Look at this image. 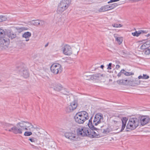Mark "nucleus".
I'll list each match as a JSON object with an SVG mask.
<instances>
[{
    "label": "nucleus",
    "mask_w": 150,
    "mask_h": 150,
    "mask_svg": "<svg viewBox=\"0 0 150 150\" xmlns=\"http://www.w3.org/2000/svg\"><path fill=\"white\" fill-rule=\"evenodd\" d=\"M71 1V0H62L59 4L57 10V13L55 15L54 18L56 23L62 21L63 18L61 14L68 8Z\"/></svg>",
    "instance_id": "f257e3e1"
},
{
    "label": "nucleus",
    "mask_w": 150,
    "mask_h": 150,
    "mask_svg": "<svg viewBox=\"0 0 150 150\" xmlns=\"http://www.w3.org/2000/svg\"><path fill=\"white\" fill-rule=\"evenodd\" d=\"M26 124H29L28 122L21 121L17 124L16 126L12 127L13 125L12 124L6 123L5 126L8 127H11L8 130L15 134H21L24 130H28L29 126Z\"/></svg>",
    "instance_id": "f03ea898"
},
{
    "label": "nucleus",
    "mask_w": 150,
    "mask_h": 150,
    "mask_svg": "<svg viewBox=\"0 0 150 150\" xmlns=\"http://www.w3.org/2000/svg\"><path fill=\"white\" fill-rule=\"evenodd\" d=\"M139 119L132 117L129 119L126 125V132H129L135 129L139 124Z\"/></svg>",
    "instance_id": "7ed1b4c3"
},
{
    "label": "nucleus",
    "mask_w": 150,
    "mask_h": 150,
    "mask_svg": "<svg viewBox=\"0 0 150 150\" xmlns=\"http://www.w3.org/2000/svg\"><path fill=\"white\" fill-rule=\"evenodd\" d=\"M88 115L85 111H83L77 113L74 116L75 122L79 124H83L88 119Z\"/></svg>",
    "instance_id": "20e7f679"
},
{
    "label": "nucleus",
    "mask_w": 150,
    "mask_h": 150,
    "mask_svg": "<svg viewBox=\"0 0 150 150\" xmlns=\"http://www.w3.org/2000/svg\"><path fill=\"white\" fill-rule=\"evenodd\" d=\"M93 117H91L90 119L88 121V125L90 128V131H89V134H88L89 135V137L93 138L98 137L99 134H97L94 131V130H96L97 128L94 127L93 125L92 122Z\"/></svg>",
    "instance_id": "39448f33"
},
{
    "label": "nucleus",
    "mask_w": 150,
    "mask_h": 150,
    "mask_svg": "<svg viewBox=\"0 0 150 150\" xmlns=\"http://www.w3.org/2000/svg\"><path fill=\"white\" fill-rule=\"evenodd\" d=\"M6 31L0 29V40L1 44H2L4 46L7 47L10 43L9 39L6 38Z\"/></svg>",
    "instance_id": "423d86ee"
},
{
    "label": "nucleus",
    "mask_w": 150,
    "mask_h": 150,
    "mask_svg": "<svg viewBox=\"0 0 150 150\" xmlns=\"http://www.w3.org/2000/svg\"><path fill=\"white\" fill-rule=\"evenodd\" d=\"M51 72L54 74H57L61 73L62 71V68L61 65L58 63L52 64L50 67Z\"/></svg>",
    "instance_id": "0eeeda50"
},
{
    "label": "nucleus",
    "mask_w": 150,
    "mask_h": 150,
    "mask_svg": "<svg viewBox=\"0 0 150 150\" xmlns=\"http://www.w3.org/2000/svg\"><path fill=\"white\" fill-rule=\"evenodd\" d=\"M89 131H90V129L87 127L79 128L77 130V134L79 136L89 137V135L88 134H89Z\"/></svg>",
    "instance_id": "6e6552de"
},
{
    "label": "nucleus",
    "mask_w": 150,
    "mask_h": 150,
    "mask_svg": "<svg viewBox=\"0 0 150 150\" xmlns=\"http://www.w3.org/2000/svg\"><path fill=\"white\" fill-rule=\"evenodd\" d=\"M103 122V115L101 113L96 114L94 117L93 121V125H97L98 124Z\"/></svg>",
    "instance_id": "1a4fd4ad"
},
{
    "label": "nucleus",
    "mask_w": 150,
    "mask_h": 150,
    "mask_svg": "<svg viewBox=\"0 0 150 150\" xmlns=\"http://www.w3.org/2000/svg\"><path fill=\"white\" fill-rule=\"evenodd\" d=\"M64 136L66 138L71 140H76L78 138L75 132H66Z\"/></svg>",
    "instance_id": "9d476101"
},
{
    "label": "nucleus",
    "mask_w": 150,
    "mask_h": 150,
    "mask_svg": "<svg viewBox=\"0 0 150 150\" xmlns=\"http://www.w3.org/2000/svg\"><path fill=\"white\" fill-rule=\"evenodd\" d=\"M63 53L66 55H70L72 53L71 48L68 45H65L62 48Z\"/></svg>",
    "instance_id": "9b49d317"
},
{
    "label": "nucleus",
    "mask_w": 150,
    "mask_h": 150,
    "mask_svg": "<svg viewBox=\"0 0 150 150\" xmlns=\"http://www.w3.org/2000/svg\"><path fill=\"white\" fill-rule=\"evenodd\" d=\"M138 118L139 119L141 124L142 126H144L148 123L150 120L149 117L147 115H143Z\"/></svg>",
    "instance_id": "f8f14e48"
},
{
    "label": "nucleus",
    "mask_w": 150,
    "mask_h": 150,
    "mask_svg": "<svg viewBox=\"0 0 150 150\" xmlns=\"http://www.w3.org/2000/svg\"><path fill=\"white\" fill-rule=\"evenodd\" d=\"M78 104L75 102H73L69 105L66 108V111L67 112H71L75 110L77 107Z\"/></svg>",
    "instance_id": "ddd939ff"
},
{
    "label": "nucleus",
    "mask_w": 150,
    "mask_h": 150,
    "mask_svg": "<svg viewBox=\"0 0 150 150\" xmlns=\"http://www.w3.org/2000/svg\"><path fill=\"white\" fill-rule=\"evenodd\" d=\"M6 36L11 40L15 38L16 37V35L15 33L10 30H6Z\"/></svg>",
    "instance_id": "4468645a"
},
{
    "label": "nucleus",
    "mask_w": 150,
    "mask_h": 150,
    "mask_svg": "<svg viewBox=\"0 0 150 150\" xmlns=\"http://www.w3.org/2000/svg\"><path fill=\"white\" fill-rule=\"evenodd\" d=\"M20 73L25 78H26L29 76V73L28 70L25 68H23L20 70Z\"/></svg>",
    "instance_id": "2eb2a0df"
},
{
    "label": "nucleus",
    "mask_w": 150,
    "mask_h": 150,
    "mask_svg": "<svg viewBox=\"0 0 150 150\" xmlns=\"http://www.w3.org/2000/svg\"><path fill=\"white\" fill-rule=\"evenodd\" d=\"M128 119L126 117H123L121 121L122 122V125L121 129L120 131V132H122L124 129L126 125L127 122V121Z\"/></svg>",
    "instance_id": "dca6fc26"
},
{
    "label": "nucleus",
    "mask_w": 150,
    "mask_h": 150,
    "mask_svg": "<svg viewBox=\"0 0 150 150\" xmlns=\"http://www.w3.org/2000/svg\"><path fill=\"white\" fill-rule=\"evenodd\" d=\"M103 76V74L98 73L92 75L90 78L91 80L96 79L98 78H100Z\"/></svg>",
    "instance_id": "f3484780"
},
{
    "label": "nucleus",
    "mask_w": 150,
    "mask_h": 150,
    "mask_svg": "<svg viewBox=\"0 0 150 150\" xmlns=\"http://www.w3.org/2000/svg\"><path fill=\"white\" fill-rule=\"evenodd\" d=\"M29 124H26L27 125H28V126H29L28 127V129L30 131H33L35 129H36L37 130H38V129H39V128H38L37 127H34L31 124V123H30L29 122H28Z\"/></svg>",
    "instance_id": "a211bd4d"
},
{
    "label": "nucleus",
    "mask_w": 150,
    "mask_h": 150,
    "mask_svg": "<svg viewBox=\"0 0 150 150\" xmlns=\"http://www.w3.org/2000/svg\"><path fill=\"white\" fill-rule=\"evenodd\" d=\"M62 88V86L60 84H55V86L54 88V89L56 91H59Z\"/></svg>",
    "instance_id": "6ab92c4d"
},
{
    "label": "nucleus",
    "mask_w": 150,
    "mask_h": 150,
    "mask_svg": "<svg viewBox=\"0 0 150 150\" xmlns=\"http://www.w3.org/2000/svg\"><path fill=\"white\" fill-rule=\"evenodd\" d=\"M109 10V9L108 7V6L107 5L101 7L99 11L100 12L105 11Z\"/></svg>",
    "instance_id": "aec40b11"
},
{
    "label": "nucleus",
    "mask_w": 150,
    "mask_h": 150,
    "mask_svg": "<svg viewBox=\"0 0 150 150\" xmlns=\"http://www.w3.org/2000/svg\"><path fill=\"white\" fill-rule=\"evenodd\" d=\"M31 33L29 32H27L25 33L22 35L23 37L25 38H29L31 36Z\"/></svg>",
    "instance_id": "412c9836"
},
{
    "label": "nucleus",
    "mask_w": 150,
    "mask_h": 150,
    "mask_svg": "<svg viewBox=\"0 0 150 150\" xmlns=\"http://www.w3.org/2000/svg\"><path fill=\"white\" fill-rule=\"evenodd\" d=\"M117 35L116 34L114 35V36L115 38V40L117 41V42L118 44L120 45V44L122 42V40L120 38L117 37H116Z\"/></svg>",
    "instance_id": "4be33fe9"
},
{
    "label": "nucleus",
    "mask_w": 150,
    "mask_h": 150,
    "mask_svg": "<svg viewBox=\"0 0 150 150\" xmlns=\"http://www.w3.org/2000/svg\"><path fill=\"white\" fill-rule=\"evenodd\" d=\"M108 7L109 8V10L113 9L115 8L117 6V3H114L108 5Z\"/></svg>",
    "instance_id": "5701e85b"
},
{
    "label": "nucleus",
    "mask_w": 150,
    "mask_h": 150,
    "mask_svg": "<svg viewBox=\"0 0 150 150\" xmlns=\"http://www.w3.org/2000/svg\"><path fill=\"white\" fill-rule=\"evenodd\" d=\"M39 20H37L32 21H31L30 23L32 24L37 26L39 25Z\"/></svg>",
    "instance_id": "b1692460"
},
{
    "label": "nucleus",
    "mask_w": 150,
    "mask_h": 150,
    "mask_svg": "<svg viewBox=\"0 0 150 150\" xmlns=\"http://www.w3.org/2000/svg\"><path fill=\"white\" fill-rule=\"evenodd\" d=\"M140 34H141V32H140L139 30L136 31L134 33H132V35L134 36L138 37Z\"/></svg>",
    "instance_id": "393cba45"
},
{
    "label": "nucleus",
    "mask_w": 150,
    "mask_h": 150,
    "mask_svg": "<svg viewBox=\"0 0 150 150\" xmlns=\"http://www.w3.org/2000/svg\"><path fill=\"white\" fill-rule=\"evenodd\" d=\"M149 48L148 46L145 43L142 44L140 48L142 50H146Z\"/></svg>",
    "instance_id": "a878e982"
},
{
    "label": "nucleus",
    "mask_w": 150,
    "mask_h": 150,
    "mask_svg": "<svg viewBox=\"0 0 150 150\" xmlns=\"http://www.w3.org/2000/svg\"><path fill=\"white\" fill-rule=\"evenodd\" d=\"M124 74L126 76H129L131 75H134V73L132 72H127L124 70V72H123Z\"/></svg>",
    "instance_id": "bb28decb"
},
{
    "label": "nucleus",
    "mask_w": 150,
    "mask_h": 150,
    "mask_svg": "<svg viewBox=\"0 0 150 150\" xmlns=\"http://www.w3.org/2000/svg\"><path fill=\"white\" fill-rule=\"evenodd\" d=\"M7 18L5 16H0V22L5 21Z\"/></svg>",
    "instance_id": "cd10ccee"
},
{
    "label": "nucleus",
    "mask_w": 150,
    "mask_h": 150,
    "mask_svg": "<svg viewBox=\"0 0 150 150\" xmlns=\"http://www.w3.org/2000/svg\"><path fill=\"white\" fill-rule=\"evenodd\" d=\"M17 29L18 32L19 33H20L23 30H27V29H26V28L25 27H21L19 28H17Z\"/></svg>",
    "instance_id": "c85d7f7f"
},
{
    "label": "nucleus",
    "mask_w": 150,
    "mask_h": 150,
    "mask_svg": "<svg viewBox=\"0 0 150 150\" xmlns=\"http://www.w3.org/2000/svg\"><path fill=\"white\" fill-rule=\"evenodd\" d=\"M39 25H40L41 26L44 25L46 24L45 22L43 21L39 20Z\"/></svg>",
    "instance_id": "c756f323"
},
{
    "label": "nucleus",
    "mask_w": 150,
    "mask_h": 150,
    "mask_svg": "<svg viewBox=\"0 0 150 150\" xmlns=\"http://www.w3.org/2000/svg\"><path fill=\"white\" fill-rule=\"evenodd\" d=\"M140 81L138 79H134V84L136 85H139L140 84Z\"/></svg>",
    "instance_id": "7c9ffc66"
},
{
    "label": "nucleus",
    "mask_w": 150,
    "mask_h": 150,
    "mask_svg": "<svg viewBox=\"0 0 150 150\" xmlns=\"http://www.w3.org/2000/svg\"><path fill=\"white\" fill-rule=\"evenodd\" d=\"M145 54L147 55H148L150 54V49L148 48L145 50L144 51Z\"/></svg>",
    "instance_id": "2f4dec72"
},
{
    "label": "nucleus",
    "mask_w": 150,
    "mask_h": 150,
    "mask_svg": "<svg viewBox=\"0 0 150 150\" xmlns=\"http://www.w3.org/2000/svg\"><path fill=\"white\" fill-rule=\"evenodd\" d=\"M32 134V133L30 132H25L24 135L25 136H28Z\"/></svg>",
    "instance_id": "473e14b6"
},
{
    "label": "nucleus",
    "mask_w": 150,
    "mask_h": 150,
    "mask_svg": "<svg viewBox=\"0 0 150 150\" xmlns=\"http://www.w3.org/2000/svg\"><path fill=\"white\" fill-rule=\"evenodd\" d=\"M62 92L63 94L66 95H68L69 94V92L67 89H65L63 90Z\"/></svg>",
    "instance_id": "72a5a7b5"
},
{
    "label": "nucleus",
    "mask_w": 150,
    "mask_h": 150,
    "mask_svg": "<svg viewBox=\"0 0 150 150\" xmlns=\"http://www.w3.org/2000/svg\"><path fill=\"white\" fill-rule=\"evenodd\" d=\"M124 69H122L120 71V72H119L118 74H117V76L119 77H120L121 75L122 74H124Z\"/></svg>",
    "instance_id": "f704fd0d"
},
{
    "label": "nucleus",
    "mask_w": 150,
    "mask_h": 150,
    "mask_svg": "<svg viewBox=\"0 0 150 150\" xmlns=\"http://www.w3.org/2000/svg\"><path fill=\"white\" fill-rule=\"evenodd\" d=\"M143 79H147L149 78V76L147 75L146 74H143Z\"/></svg>",
    "instance_id": "c9c22d12"
},
{
    "label": "nucleus",
    "mask_w": 150,
    "mask_h": 150,
    "mask_svg": "<svg viewBox=\"0 0 150 150\" xmlns=\"http://www.w3.org/2000/svg\"><path fill=\"white\" fill-rule=\"evenodd\" d=\"M112 63H110L108 65V68L107 69H111V66H112Z\"/></svg>",
    "instance_id": "e433bc0d"
},
{
    "label": "nucleus",
    "mask_w": 150,
    "mask_h": 150,
    "mask_svg": "<svg viewBox=\"0 0 150 150\" xmlns=\"http://www.w3.org/2000/svg\"><path fill=\"white\" fill-rule=\"evenodd\" d=\"M123 80V82L122 84H125L127 83V82H128V80H125L122 79Z\"/></svg>",
    "instance_id": "4c0bfd02"
},
{
    "label": "nucleus",
    "mask_w": 150,
    "mask_h": 150,
    "mask_svg": "<svg viewBox=\"0 0 150 150\" xmlns=\"http://www.w3.org/2000/svg\"><path fill=\"white\" fill-rule=\"evenodd\" d=\"M145 43L148 46V47H150V40L147 41Z\"/></svg>",
    "instance_id": "58836bf2"
},
{
    "label": "nucleus",
    "mask_w": 150,
    "mask_h": 150,
    "mask_svg": "<svg viewBox=\"0 0 150 150\" xmlns=\"http://www.w3.org/2000/svg\"><path fill=\"white\" fill-rule=\"evenodd\" d=\"M140 32H141V34H144V33H147V31L146 30H140Z\"/></svg>",
    "instance_id": "ea45409f"
},
{
    "label": "nucleus",
    "mask_w": 150,
    "mask_h": 150,
    "mask_svg": "<svg viewBox=\"0 0 150 150\" xmlns=\"http://www.w3.org/2000/svg\"><path fill=\"white\" fill-rule=\"evenodd\" d=\"M120 0H110L108 2V3L109 4L110 3L115 2L119 1Z\"/></svg>",
    "instance_id": "a19ab883"
},
{
    "label": "nucleus",
    "mask_w": 150,
    "mask_h": 150,
    "mask_svg": "<svg viewBox=\"0 0 150 150\" xmlns=\"http://www.w3.org/2000/svg\"><path fill=\"white\" fill-rule=\"evenodd\" d=\"M117 82L119 84H120L121 83H122V82H123L122 79L117 80Z\"/></svg>",
    "instance_id": "79ce46f5"
},
{
    "label": "nucleus",
    "mask_w": 150,
    "mask_h": 150,
    "mask_svg": "<svg viewBox=\"0 0 150 150\" xmlns=\"http://www.w3.org/2000/svg\"><path fill=\"white\" fill-rule=\"evenodd\" d=\"M91 75H85V76L88 77V78L86 79H87L90 80L91 79L90 78H91Z\"/></svg>",
    "instance_id": "37998d69"
},
{
    "label": "nucleus",
    "mask_w": 150,
    "mask_h": 150,
    "mask_svg": "<svg viewBox=\"0 0 150 150\" xmlns=\"http://www.w3.org/2000/svg\"><path fill=\"white\" fill-rule=\"evenodd\" d=\"M29 140L32 142H34L35 141V139L33 138H30L29 139Z\"/></svg>",
    "instance_id": "c03bdc74"
},
{
    "label": "nucleus",
    "mask_w": 150,
    "mask_h": 150,
    "mask_svg": "<svg viewBox=\"0 0 150 150\" xmlns=\"http://www.w3.org/2000/svg\"><path fill=\"white\" fill-rule=\"evenodd\" d=\"M134 79L128 80V83H130V82H132L134 84Z\"/></svg>",
    "instance_id": "a18cd8bd"
},
{
    "label": "nucleus",
    "mask_w": 150,
    "mask_h": 150,
    "mask_svg": "<svg viewBox=\"0 0 150 150\" xmlns=\"http://www.w3.org/2000/svg\"><path fill=\"white\" fill-rule=\"evenodd\" d=\"M112 26L115 28H118V24H112Z\"/></svg>",
    "instance_id": "49530a36"
},
{
    "label": "nucleus",
    "mask_w": 150,
    "mask_h": 150,
    "mask_svg": "<svg viewBox=\"0 0 150 150\" xmlns=\"http://www.w3.org/2000/svg\"><path fill=\"white\" fill-rule=\"evenodd\" d=\"M103 133L104 134H107L108 133V131H107L106 129H104L103 130Z\"/></svg>",
    "instance_id": "de8ad7c7"
},
{
    "label": "nucleus",
    "mask_w": 150,
    "mask_h": 150,
    "mask_svg": "<svg viewBox=\"0 0 150 150\" xmlns=\"http://www.w3.org/2000/svg\"><path fill=\"white\" fill-rule=\"evenodd\" d=\"M106 129L107 131H108V133L109 132L111 131V129L109 128V127H108Z\"/></svg>",
    "instance_id": "09e8293b"
},
{
    "label": "nucleus",
    "mask_w": 150,
    "mask_h": 150,
    "mask_svg": "<svg viewBox=\"0 0 150 150\" xmlns=\"http://www.w3.org/2000/svg\"><path fill=\"white\" fill-rule=\"evenodd\" d=\"M143 76H141V75H140L138 77V79H143Z\"/></svg>",
    "instance_id": "8fccbe9b"
},
{
    "label": "nucleus",
    "mask_w": 150,
    "mask_h": 150,
    "mask_svg": "<svg viewBox=\"0 0 150 150\" xmlns=\"http://www.w3.org/2000/svg\"><path fill=\"white\" fill-rule=\"evenodd\" d=\"M120 67V65L118 64L116 66V68L117 69H118Z\"/></svg>",
    "instance_id": "3c124183"
},
{
    "label": "nucleus",
    "mask_w": 150,
    "mask_h": 150,
    "mask_svg": "<svg viewBox=\"0 0 150 150\" xmlns=\"http://www.w3.org/2000/svg\"><path fill=\"white\" fill-rule=\"evenodd\" d=\"M104 67V66L102 65H101L100 66V68L103 69V67Z\"/></svg>",
    "instance_id": "603ef678"
},
{
    "label": "nucleus",
    "mask_w": 150,
    "mask_h": 150,
    "mask_svg": "<svg viewBox=\"0 0 150 150\" xmlns=\"http://www.w3.org/2000/svg\"><path fill=\"white\" fill-rule=\"evenodd\" d=\"M118 27H120L122 26V25L121 24H118Z\"/></svg>",
    "instance_id": "864d4df0"
},
{
    "label": "nucleus",
    "mask_w": 150,
    "mask_h": 150,
    "mask_svg": "<svg viewBox=\"0 0 150 150\" xmlns=\"http://www.w3.org/2000/svg\"><path fill=\"white\" fill-rule=\"evenodd\" d=\"M48 43H47V44H46L45 45V47H47V46H48Z\"/></svg>",
    "instance_id": "5fc2aeb1"
},
{
    "label": "nucleus",
    "mask_w": 150,
    "mask_h": 150,
    "mask_svg": "<svg viewBox=\"0 0 150 150\" xmlns=\"http://www.w3.org/2000/svg\"><path fill=\"white\" fill-rule=\"evenodd\" d=\"M150 35V34H148L147 35H146V36L147 37H148Z\"/></svg>",
    "instance_id": "6e6d98bb"
},
{
    "label": "nucleus",
    "mask_w": 150,
    "mask_h": 150,
    "mask_svg": "<svg viewBox=\"0 0 150 150\" xmlns=\"http://www.w3.org/2000/svg\"><path fill=\"white\" fill-rule=\"evenodd\" d=\"M29 39H26V40H25V41H29Z\"/></svg>",
    "instance_id": "4d7b16f0"
},
{
    "label": "nucleus",
    "mask_w": 150,
    "mask_h": 150,
    "mask_svg": "<svg viewBox=\"0 0 150 150\" xmlns=\"http://www.w3.org/2000/svg\"><path fill=\"white\" fill-rule=\"evenodd\" d=\"M6 130H8V129H6Z\"/></svg>",
    "instance_id": "13d9d810"
}]
</instances>
